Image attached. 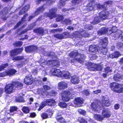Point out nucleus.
<instances>
[{"label": "nucleus", "instance_id": "f257e3e1", "mask_svg": "<svg viewBox=\"0 0 123 123\" xmlns=\"http://www.w3.org/2000/svg\"><path fill=\"white\" fill-rule=\"evenodd\" d=\"M22 86L23 85L21 83L18 81H14L12 84H8L6 85L5 92L7 93L10 94L13 92L16 87H19L21 88Z\"/></svg>", "mask_w": 123, "mask_h": 123}, {"label": "nucleus", "instance_id": "f03ea898", "mask_svg": "<svg viewBox=\"0 0 123 123\" xmlns=\"http://www.w3.org/2000/svg\"><path fill=\"white\" fill-rule=\"evenodd\" d=\"M109 13L106 10L103 11L99 13V17H96L94 20L92 22V24L95 25L99 23L101 20H105L107 18Z\"/></svg>", "mask_w": 123, "mask_h": 123}, {"label": "nucleus", "instance_id": "7ed1b4c3", "mask_svg": "<svg viewBox=\"0 0 123 123\" xmlns=\"http://www.w3.org/2000/svg\"><path fill=\"white\" fill-rule=\"evenodd\" d=\"M71 57H75V59L80 63H82L84 62V59L86 57L83 54H78L77 52H72L69 54Z\"/></svg>", "mask_w": 123, "mask_h": 123}, {"label": "nucleus", "instance_id": "20e7f679", "mask_svg": "<svg viewBox=\"0 0 123 123\" xmlns=\"http://www.w3.org/2000/svg\"><path fill=\"white\" fill-rule=\"evenodd\" d=\"M110 86L111 89L114 91L119 93L123 92V84H119L114 82L110 84Z\"/></svg>", "mask_w": 123, "mask_h": 123}, {"label": "nucleus", "instance_id": "39448f33", "mask_svg": "<svg viewBox=\"0 0 123 123\" xmlns=\"http://www.w3.org/2000/svg\"><path fill=\"white\" fill-rule=\"evenodd\" d=\"M55 101L54 99H50L47 100L46 101V102L44 101L42 102L41 104L40 105V107L38 109V110L40 111L47 104L51 106L52 105H55Z\"/></svg>", "mask_w": 123, "mask_h": 123}, {"label": "nucleus", "instance_id": "423d86ee", "mask_svg": "<svg viewBox=\"0 0 123 123\" xmlns=\"http://www.w3.org/2000/svg\"><path fill=\"white\" fill-rule=\"evenodd\" d=\"M71 92L68 91H62L61 93V96L62 100L65 102L68 101L70 99L69 96Z\"/></svg>", "mask_w": 123, "mask_h": 123}, {"label": "nucleus", "instance_id": "0eeeda50", "mask_svg": "<svg viewBox=\"0 0 123 123\" xmlns=\"http://www.w3.org/2000/svg\"><path fill=\"white\" fill-rule=\"evenodd\" d=\"M57 8H52L49 11V13H45L44 14V16L45 17H48L50 19H52L53 18L56 17L55 13L56 11Z\"/></svg>", "mask_w": 123, "mask_h": 123}, {"label": "nucleus", "instance_id": "6e6552de", "mask_svg": "<svg viewBox=\"0 0 123 123\" xmlns=\"http://www.w3.org/2000/svg\"><path fill=\"white\" fill-rule=\"evenodd\" d=\"M62 72L59 69L55 68L54 67L50 71V74L51 76H55L58 77H61V75Z\"/></svg>", "mask_w": 123, "mask_h": 123}, {"label": "nucleus", "instance_id": "1a4fd4ad", "mask_svg": "<svg viewBox=\"0 0 123 123\" xmlns=\"http://www.w3.org/2000/svg\"><path fill=\"white\" fill-rule=\"evenodd\" d=\"M98 48V47H97L96 45H91L89 47V51L92 54L95 55L99 53Z\"/></svg>", "mask_w": 123, "mask_h": 123}, {"label": "nucleus", "instance_id": "9d476101", "mask_svg": "<svg viewBox=\"0 0 123 123\" xmlns=\"http://www.w3.org/2000/svg\"><path fill=\"white\" fill-rule=\"evenodd\" d=\"M45 8L43 6H40L39 8L35 12L33 15L29 16V21H30L32 18L38 15L40 12L44 10Z\"/></svg>", "mask_w": 123, "mask_h": 123}, {"label": "nucleus", "instance_id": "9b49d317", "mask_svg": "<svg viewBox=\"0 0 123 123\" xmlns=\"http://www.w3.org/2000/svg\"><path fill=\"white\" fill-rule=\"evenodd\" d=\"M54 36L55 38L59 39H62L64 37L67 38L69 36V35L68 32H65L62 34H58L55 35Z\"/></svg>", "mask_w": 123, "mask_h": 123}, {"label": "nucleus", "instance_id": "f8f14e48", "mask_svg": "<svg viewBox=\"0 0 123 123\" xmlns=\"http://www.w3.org/2000/svg\"><path fill=\"white\" fill-rule=\"evenodd\" d=\"M89 66L88 68V69L90 71H96L98 70V66L97 65L91 62L88 63Z\"/></svg>", "mask_w": 123, "mask_h": 123}, {"label": "nucleus", "instance_id": "ddd939ff", "mask_svg": "<svg viewBox=\"0 0 123 123\" xmlns=\"http://www.w3.org/2000/svg\"><path fill=\"white\" fill-rule=\"evenodd\" d=\"M68 87V84L63 81L59 82L58 84V88L62 90L67 88Z\"/></svg>", "mask_w": 123, "mask_h": 123}, {"label": "nucleus", "instance_id": "4468645a", "mask_svg": "<svg viewBox=\"0 0 123 123\" xmlns=\"http://www.w3.org/2000/svg\"><path fill=\"white\" fill-rule=\"evenodd\" d=\"M102 98V105L103 106H110L111 104L108 98L107 97L103 96Z\"/></svg>", "mask_w": 123, "mask_h": 123}, {"label": "nucleus", "instance_id": "2eb2a0df", "mask_svg": "<svg viewBox=\"0 0 123 123\" xmlns=\"http://www.w3.org/2000/svg\"><path fill=\"white\" fill-rule=\"evenodd\" d=\"M34 31L35 32L39 34L41 36H43L44 34L47 33L48 32L47 31V30H44V29L42 28L34 29Z\"/></svg>", "mask_w": 123, "mask_h": 123}, {"label": "nucleus", "instance_id": "dca6fc26", "mask_svg": "<svg viewBox=\"0 0 123 123\" xmlns=\"http://www.w3.org/2000/svg\"><path fill=\"white\" fill-rule=\"evenodd\" d=\"M91 107L92 110L98 112L101 109L100 108L97 103H92L91 104Z\"/></svg>", "mask_w": 123, "mask_h": 123}, {"label": "nucleus", "instance_id": "f3484780", "mask_svg": "<svg viewBox=\"0 0 123 123\" xmlns=\"http://www.w3.org/2000/svg\"><path fill=\"white\" fill-rule=\"evenodd\" d=\"M33 80V79L31 77L27 76L25 77L24 82L27 85H31L32 83Z\"/></svg>", "mask_w": 123, "mask_h": 123}, {"label": "nucleus", "instance_id": "a211bd4d", "mask_svg": "<svg viewBox=\"0 0 123 123\" xmlns=\"http://www.w3.org/2000/svg\"><path fill=\"white\" fill-rule=\"evenodd\" d=\"M121 55V54L119 51H116L111 54L108 55V58H117Z\"/></svg>", "mask_w": 123, "mask_h": 123}, {"label": "nucleus", "instance_id": "6ab92c4d", "mask_svg": "<svg viewBox=\"0 0 123 123\" xmlns=\"http://www.w3.org/2000/svg\"><path fill=\"white\" fill-rule=\"evenodd\" d=\"M103 117L108 118L109 117L111 116V113L110 111L107 109H105L102 111Z\"/></svg>", "mask_w": 123, "mask_h": 123}, {"label": "nucleus", "instance_id": "aec40b11", "mask_svg": "<svg viewBox=\"0 0 123 123\" xmlns=\"http://www.w3.org/2000/svg\"><path fill=\"white\" fill-rule=\"evenodd\" d=\"M109 29L107 27H103L100 29L98 32V34L100 35L104 34L107 32L109 30Z\"/></svg>", "mask_w": 123, "mask_h": 123}, {"label": "nucleus", "instance_id": "412c9836", "mask_svg": "<svg viewBox=\"0 0 123 123\" xmlns=\"http://www.w3.org/2000/svg\"><path fill=\"white\" fill-rule=\"evenodd\" d=\"M122 31L120 30H118L117 33L114 34V37L116 38H118L123 41V35H122Z\"/></svg>", "mask_w": 123, "mask_h": 123}, {"label": "nucleus", "instance_id": "4be33fe9", "mask_svg": "<svg viewBox=\"0 0 123 123\" xmlns=\"http://www.w3.org/2000/svg\"><path fill=\"white\" fill-rule=\"evenodd\" d=\"M37 49V47L35 46H31L26 47L25 50L27 52H30L32 51L36 50Z\"/></svg>", "mask_w": 123, "mask_h": 123}, {"label": "nucleus", "instance_id": "5701e85b", "mask_svg": "<svg viewBox=\"0 0 123 123\" xmlns=\"http://www.w3.org/2000/svg\"><path fill=\"white\" fill-rule=\"evenodd\" d=\"M30 6L28 4L26 5L24 7L23 9H21L19 12V14L20 15H21L25 13L29 10V8Z\"/></svg>", "mask_w": 123, "mask_h": 123}, {"label": "nucleus", "instance_id": "b1692460", "mask_svg": "<svg viewBox=\"0 0 123 123\" xmlns=\"http://www.w3.org/2000/svg\"><path fill=\"white\" fill-rule=\"evenodd\" d=\"M71 81L74 84H76L79 83L80 80L77 76L74 75L72 76Z\"/></svg>", "mask_w": 123, "mask_h": 123}, {"label": "nucleus", "instance_id": "393cba45", "mask_svg": "<svg viewBox=\"0 0 123 123\" xmlns=\"http://www.w3.org/2000/svg\"><path fill=\"white\" fill-rule=\"evenodd\" d=\"M113 78L114 80L116 81H120L122 79V75L118 73L114 75Z\"/></svg>", "mask_w": 123, "mask_h": 123}, {"label": "nucleus", "instance_id": "a878e982", "mask_svg": "<svg viewBox=\"0 0 123 123\" xmlns=\"http://www.w3.org/2000/svg\"><path fill=\"white\" fill-rule=\"evenodd\" d=\"M79 33L80 35L83 37H88L89 35L86 31L81 29L80 30Z\"/></svg>", "mask_w": 123, "mask_h": 123}, {"label": "nucleus", "instance_id": "bb28decb", "mask_svg": "<svg viewBox=\"0 0 123 123\" xmlns=\"http://www.w3.org/2000/svg\"><path fill=\"white\" fill-rule=\"evenodd\" d=\"M61 77L67 79H68L70 77V74L69 73L68 71H64L62 72Z\"/></svg>", "mask_w": 123, "mask_h": 123}, {"label": "nucleus", "instance_id": "cd10ccee", "mask_svg": "<svg viewBox=\"0 0 123 123\" xmlns=\"http://www.w3.org/2000/svg\"><path fill=\"white\" fill-rule=\"evenodd\" d=\"M108 38L105 37L101 39L100 42V44H101L102 46H105L108 44Z\"/></svg>", "mask_w": 123, "mask_h": 123}, {"label": "nucleus", "instance_id": "c85d7f7f", "mask_svg": "<svg viewBox=\"0 0 123 123\" xmlns=\"http://www.w3.org/2000/svg\"><path fill=\"white\" fill-rule=\"evenodd\" d=\"M83 99L82 98H78L75 99L74 103L77 105H81L83 104Z\"/></svg>", "mask_w": 123, "mask_h": 123}, {"label": "nucleus", "instance_id": "c756f323", "mask_svg": "<svg viewBox=\"0 0 123 123\" xmlns=\"http://www.w3.org/2000/svg\"><path fill=\"white\" fill-rule=\"evenodd\" d=\"M28 16V15L27 14H26L25 16H24L23 18H22V19L21 20V21L19 22L17 24L16 26H15L14 27L15 29H16L17 27H18L19 25L21 24H23L24 21H25V18L26 17H27Z\"/></svg>", "mask_w": 123, "mask_h": 123}, {"label": "nucleus", "instance_id": "7c9ffc66", "mask_svg": "<svg viewBox=\"0 0 123 123\" xmlns=\"http://www.w3.org/2000/svg\"><path fill=\"white\" fill-rule=\"evenodd\" d=\"M50 63H49L48 62L47 63L48 64H52L53 65H54L55 66H56V67H58L60 65V62H59L57 60H55L54 61H50L49 62Z\"/></svg>", "mask_w": 123, "mask_h": 123}, {"label": "nucleus", "instance_id": "2f4dec72", "mask_svg": "<svg viewBox=\"0 0 123 123\" xmlns=\"http://www.w3.org/2000/svg\"><path fill=\"white\" fill-rule=\"evenodd\" d=\"M7 75H11L14 74L16 72V71L14 69H11L6 71Z\"/></svg>", "mask_w": 123, "mask_h": 123}, {"label": "nucleus", "instance_id": "473e14b6", "mask_svg": "<svg viewBox=\"0 0 123 123\" xmlns=\"http://www.w3.org/2000/svg\"><path fill=\"white\" fill-rule=\"evenodd\" d=\"M99 51H100L102 53V54L105 55L107 51V49L106 48L105 46H102V48H99Z\"/></svg>", "mask_w": 123, "mask_h": 123}, {"label": "nucleus", "instance_id": "72a5a7b5", "mask_svg": "<svg viewBox=\"0 0 123 123\" xmlns=\"http://www.w3.org/2000/svg\"><path fill=\"white\" fill-rule=\"evenodd\" d=\"M94 118L96 120L99 121H101L104 119L103 117H102L100 115L98 114L94 115Z\"/></svg>", "mask_w": 123, "mask_h": 123}, {"label": "nucleus", "instance_id": "f704fd0d", "mask_svg": "<svg viewBox=\"0 0 123 123\" xmlns=\"http://www.w3.org/2000/svg\"><path fill=\"white\" fill-rule=\"evenodd\" d=\"M117 28L116 26H114L111 29H109V33L110 34L112 33H115L116 32V33H117L118 30L117 31Z\"/></svg>", "mask_w": 123, "mask_h": 123}, {"label": "nucleus", "instance_id": "c9c22d12", "mask_svg": "<svg viewBox=\"0 0 123 123\" xmlns=\"http://www.w3.org/2000/svg\"><path fill=\"white\" fill-rule=\"evenodd\" d=\"M22 44V42L21 41H17L14 42L13 45L16 47H20Z\"/></svg>", "mask_w": 123, "mask_h": 123}, {"label": "nucleus", "instance_id": "e433bc0d", "mask_svg": "<svg viewBox=\"0 0 123 123\" xmlns=\"http://www.w3.org/2000/svg\"><path fill=\"white\" fill-rule=\"evenodd\" d=\"M33 25H30V28L28 29H25L23 31L21 32L19 34V36H21L22 35L24 34L25 32L27 31L31 30L32 29L33 27H32Z\"/></svg>", "mask_w": 123, "mask_h": 123}, {"label": "nucleus", "instance_id": "4c0bfd02", "mask_svg": "<svg viewBox=\"0 0 123 123\" xmlns=\"http://www.w3.org/2000/svg\"><path fill=\"white\" fill-rule=\"evenodd\" d=\"M82 0H73L72 1V3L73 5H77L81 2Z\"/></svg>", "mask_w": 123, "mask_h": 123}, {"label": "nucleus", "instance_id": "58836bf2", "mask_svg": "<svg viewBox=\"0 0 123 123\" xmlns=\"http://www.w3.org/2000/svg\"><path fill=\"white\" fill-rule=\"evenodd\" d=\"M23 111L25 113H29L30 109L29 107H24L22 108Z\"/></svg>", "mask_w": 123, "mask_h": 123}, {"label": "nucleus", "instance_id": "ea45409f", "mask_svg": "<svg viewBox=\"0 0 123 123\" xmlns=\"http://www.w3.org/2000/svg\"><path fill=\"white\" fill-rule=\"evenodd\" d=\"M71 20L69 19H65L63 21V23L66 25H70L71 24Z\"/></svg>", "mask_w": 123, "mask_h": 123}, {"label": "nucleus", "instance_id": "a19ab883", "mask_svg": "<svg viewBox=\"0 0 123 123\" xmlns=\"http://www.w3.org/2000/svg\"><path fill=\"white\" fill-rule=\"evenodd\" d=\"M59 105L62 108H66L67 106V104L64 102H60L59 104Z\"/></svg>", "mask_w": 123, "mask_h": 123}, {"label": "nucleus", "instance_id": "79ce46f5", "mask_svg": "<svg viewBox=\"0 0 123 123\" xmlns=\"http://www.w3.org/2000/svg\"><path fill=\"white\" fill-rule=\"evenodd\" d=\"M16 101L18 102H24V99L21 96L19 97L18 98H17L16 99Z\"/></svg>", "mask_w": 123, "mask_h": 123}, {"label": "nucleus", "instance_id": "37998d69", "mask_svg": "<svg viewBox=\"0 0 123 123\" xmlns=\"http://www.w3.org/2000/svg\"><path fill=\"white\" fill-rule=\"evenodd\" d=\"M56 118L57 121L63 123L65 122L64 119L62 117L58 118L57 117Z\"/></svg>", "mask_w": 123, "mask_h": 123}, {"label": "nucleus", "instance_id": "c03bdc74", "mask_svg": "<svg viewBox=\"0 0 123 123\" xmlns=\"http://www.w3.org/2000/svg\"><path fill=\"white\" fill-rule=\"evenodd\" d=\"M24 59V57L23 56H18L14 58L13 59V60H20Z\"/></svg>", "mask_w": 123, "mask_h": 123}, {"label": "nucleus", "instance_id": "a18cd8bd", "mask_svg": "<svg viewBox=\"0 0 123 123\" xmlns=\"http://www.w3.org/2000/svg\"><path fill=\"white\" fill-rule=\"evenodd\" d=\"M63 17L62 15H58V17L56 18V20L57 22L61 21L63 19Z\"/></svg>", "mask_w": 123, "mask_h": 123}, {"label": "nucleus", "instance_id": "49530a36", "mask_svg": "<svg viewBox=\"0 0 123 123\" xmlns=\"http://www.w3.org/2000/svg\"><path fill=\"white\" fill-rule=\"evenodd\" d=\"M79 113L83 115H86V111L84 110L81 109H79L78 110Z\"/></svg>", "mask_w": 123, "mask_h": 123}, {"label": "nucleus", "instance_id": "de8ad7c7", "mask_svg": "<svg viewBox=\"0 0 123 123\" xmlns=\"http://www.w3.org/2000/svg\"><path fill=\"white\" fill-rule=\"evenodd\" d=\"M85 28L86 30H89L92 29L93 27L89 25H87L85 26Z\"/></svg>", "mask_w": 123, "mask_h": 123}, {"label": "nucleus", "instance_id": "09e8293b", "mask_svg": "<svg viewBox=\"0 0 123 123\" xmlns=\"http://www.w3.org/2000/svg\"><path fill=\"white\" fill-rule=\"evenodd\" d=\"M80 123H87V121L82 118H80L78 119Z\"/></svg>", "mask_w": 123, "mask_h": 123}, {"label": "nucleus", "instance_id": "8fccbe9b", "mask_svg": "<svg viewBox=\"0 0 123 123\" xmlns=\"http://www.w3.org/2000/svg\"><path fill=\"white\" fill-rule=\"evenodd\" d=\"M96 6L97 7V8L99 9H105V8L104 6H103L99 4H98L96 5Z\"/></svg>", "mask_w": 123, "mask_h": 123}, {"label": "nucleus", "instance_id": "3c124183", "mask_svg": "<svg viewBox=\"0 0 123 123\" xmlns=\"http://www.w3.org/2000/svg\"><path fill=\"white\" fill-rule=\"evenodd\" d=\"M105 73L107 74L109 72H110L111 71V69H110V68L109 67H106L105 69Z\"/></svg>", "mask_w": 123, "mask_h": 123}, {"label": "nucleus", "instance_id": "603ef678", "mask_svg": "<svg viewBox=\"0 0 123 123\" xmlns=\"http://www.w3.org/2000/svg\"><path fill=\"white\" fill-rule=\"evenodd\" d=\"M117 46L118 48L120 49L123 47V44L119 42L117 44Z\"/></svg>", "mask_w": 123, "mask_h": 123}, {"label": "nucleus", "instance_id": "864d4df0", "mask_svg": "<svg viewBox=\"0 0 123 123\" xmlns=\"http://www.w3.org/2000/svg\"><path fill=\"white\" fill-rule=\"evenodd\" d=\"M17 109V107L15 106H12L11 107L10 109V112H12L14 111H16Z\"/></svg>", "mask_w": 123, "mask_h": 123}, {"label": "nucleus", "instance_id": "5fc2aeb1", "mask_svg": "<svg viewBox=\"0 0 123 123\" xmlns=\"http://www.w3.org/2000/svg\"><path fill=\"white\" fill-rule=\"evenodd\" d=\"M10 53L12 56H14L17 55L15 49L11 51L10 52Z\"/></svg>", "mask_w": 123, "mask_h": 123}, {"label": "nucleus", "instance_id": "6e6d98bb", "mask_svg": "<svg viewBox=\"0 0 123 123\" xmlns=\"http://www.w3.org/2000/svg\"><path fill=\"white\" fill-rule=\"evenodd\" d=\"M15 49L17 54L18 53H21L23 50V49L22 48H21L19 49Z\"/></svg>", "mask_w": 123, "mask_h": 123}, {"label": "nucleus", "instance_id": "4d7b16f0", "mask_svg": "<svg viewBox=\"0 0 123 123\" xmlns=\"http://www.w3.org/2000/svg\"><path fill=\"white\" fill-rule=\"evenodd\" d=\"M41 117L43 119H44L48 118V115L46 113H43L41 115Z\"/></svg>", "mask_w": 123, "mask_h": 123}, {"label": "nucleus", "instance_id": "13d9d810", "mask_svg": "<svg viewBox=\"0 0 123 123\" xmlns=\"http://www.w3.org/2000/svg\"><path fill=\"white\" fill-rule=\"evenodd\" d=\"M86 7L87 11H91L94 9V7L92 6H87Z\"/></svg>", "mask_w": 123, "mask_h": 123}, {"label": "nucleus", "instance_id": "bf43d9fd", "mask_svg": "<svg viewBox=\"0 0 123 123\" xmlns=\"http://www.w3.org/2000/svg\"><path fill=\"white\" fill-rule=\"evenodd\" d=\"M8 12L7 9V8H6L3 11L1 12H0V14L1 13L3 14V15L4 14H7Z\"/></svg>", "mask_w": 123, "mask_h": 123}, {"label": "nucleus", "instance_id": "052dcab7", "mask_svg": "<svg viewBox=\"0 0 123 123\" xmlns=\"http://www.w3.org/2000/svg\"><path fill=\"white\" fill-rule=\"evenodd\" d=\"M43 88L46 90H49L51 88L47 85H44L43 86Z\"/></svg>", "mask_w": 123, "mask_h": 123}, {"label": "nucleus", "instance_id": "680f3d73", "mask_svg": "<svg viewBox=\"0 0 123 123\" xmlns=\"http://www.w3.org/2000/svg\"><path fill=\"white\" fill-rule=\"evenodd\" d=\"M8 65V64L7 63H6V64H3L1 66V67L2 68V70H4L5 68H6L7 67Z\"/></svg>", "mask_w": 123, "mask_h": 123}, {"label": "nucleus", "instance_id": "e2e57ef3", "mask_svg": "<svg viewBox=\"0 0 123 123\" xmlns=\"http://www.w3.org/2000/svg\"><path fill=\"white\" fill-rule=\"evenodd\" d=\"M7 74L6 71L4 72L0 73V77H2L7 75Z\"/></svg>", "mask_w": 123, "mask_h": 123}, {"label": "nucleus", "instance_id": "0e129e2a", "mask_svg": "<svg viewBox=\"0 0 123 123\" xmlns=\"http://www.w3.org/2000/svg\"><path fill=\"white\" fill-rule=\"evenodd\" d=\"M120 107V105L119 104H116L114 106V108L116 110H117Z\"/></svg>", "mask_w": 123, "mask_h": 123}, {"label": "nucleus", "instance_id": "69168bd1", "mask_svg": "<svg viewBox=\"0 0 123 123\" xmlns=\"http://www.w3.org/2000/svg\"><path fill=\"white\" fill-rule=\"evenodd\" d=\"M25 63L24 62H21L20 64H17V65L18 68H20L22 67L24 65Z\"/></svg>", "mask_w": 123, "mask_h": 123}, {"label": "nucleus", "instance_id": "338daca9", "mask_svg": "<svg viewBox=\"0 0 123 123\" xmlns=\"http://www.w3.org/2000/svg\"><path fill=\"white\" fill-rule=\"evenodd\" d=\"M32 73L36 75L37 73V70L35 69H33L32 71Z\"/></svg>", "mask_w": 123, "mask_h": 123}, {"label": "nucleus", "instance_id": "774afa93", "mask_svg": "<svg viewBox=\"0 0 123 123\" xmlns=\"http://www.w3.org/2000/svg\"><path fill=\"white\" fill-rule=\"evenodd\" d=\"M28 36L27 35H25V37H22L21 38L19 39L21 40H24L25 39H27L28 38Z\"/></svg>", "mask_w": 123, "mask_h": 123}]
</instances>
